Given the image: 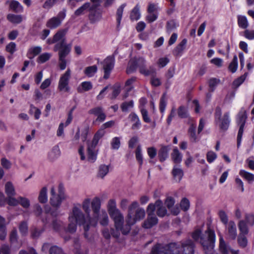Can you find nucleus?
Here are the masks:
<instances>
[{
	"label": "nucleus",
	"mask_w": 254,
	"mask_h": 254,
	"mask_svg": "<svg viewBox=\"0 0 254 254\" xmlns=\"http://www.w3.org/2000/svg\"><path fill=\"white\" fill-rule=\"evenodd\" d=\"M91 220H93V218H87V215L82 211L80 204H75L69 214L67 231L71 233H74L76 230L77 224L82 225L84 229V237L89 241H91V236H89L88 233Z\"/></svg>",
	"instance_id": "nucleus-1"
},
{
	"label": "nucleus",
	"mask_w": 254,
	"mask_h": 254,
	"mask_svg": "<svg viewBox=\"0 0 254 254\" xmlns=\"http://www.w3.org/2000/svg\"><path fill=\"white\" fill-rule=\"evenodd\" d=\"M194 247L190 240L182 243H171L165 246L157 244L152 248L150 254H193Z\"/></svg>",
	"instance_id": "nucleus-2"
},
{
	"label": "nucleus",
	"mask_w": 254,
	"mask_h": 254,
	"mask_svg": "<svg viewBox=\"0 0 254 254\" xmlns=\"http://www.w3.org/2000/svg\"><path fill=\"white\" fill-rule=\"evenodd\" d=\"M203 230L201 227L196 228L192 233V237L201 244L206 254H213L215 242L214 231L209 227L204 231V233Z\"/></svg>",
	"instance_id": "nucleus-3"
},
{
	"label": "nucleus",
	"mask_w": 254,
	"mask_h": 254,
	"mask_svg": "<svg viewBox=\"0 0 254 254\" xmlns=\"http://www.w3.org/2000/svg\"><path fill=\"white\" fill-rule=\"evenodd\" d=\"M80 205L84 213L87 215V218H93V220H96L101 206V199L99 197L96 196L92 200L90 198H86Z\"/></svg>",
	"instance_id": "nucleus-4"
},
{
	"label": "nucleus",
	"mask_w": 254,
	"mask_h": 254,
	"mask_svg": "<svg viewBox=\"0 0 254 254\" xmlns=\"http://www.w3.org/2000/svg\"><path fill=\"white\" fill-rule=\"evenodd\" d=\"M145 215V210L143 208H137L135 213L128 212V214L126 219L127 226L126 229L123 231V234L124 235L127 234L130 230L131 226L134 224L137 221H140L142 219Z\"/></svg>",
	"instance_id": "nucleus-5"
},
{
	"label": "nucleus",
	"mask_w": 254,
	"mask_h": 254,
	"mask_svg": "<svg viewBox=\"0 0 254 254\" xmlns=\"http://www.w3.org/2000/svg\"><path fill=\"white\" fill-rule=\"evenodd\" d=\"M68 31V28H64L59 30L54 36V41L57 43L54 47V51H57L63 49L65 46H69L71 49V44L66 43L65 36Z\"/></svg>",
	"instance_id": "nucleus-6"
},
{
	"label": "nucleus",
	"mask_w": 254,
	"mask_h": 254,
	"mask_svg": "<svg viewBox=\"0 0 254 254\" xmlns=\"http://www.w3.org/2000/svg\"><path fill=\"white\" fill-rule=\"evenodd\" d=\"M147 218L143 223L142 226L145 229H149L158 223V219L155 215V207L153 203H150L147 208Z\"/></svg>",
	"instance_id": "nucleus-7"
},
{
	"label": "nucleus",
	"mask_w": 254,
	"mask_h": 254,
	"mask_svg": "<svg viewBox=\"0 0 254 254\" xmlns=\"http://www.w3.org/2000/svg\"><path fill=\"white\" fill-rule=\"evenodd\" d=\"M99 141V139L93 137L92 141L88 142L87 159L90 163L95 162L97 159L98 150L96 149V147Z\"/></svg>",
	"instance_id": "nucleus-8"
},
{
	"label": "nucleus",
	"mask_w": 254,
	"mask_h": 254,
	"mask_svg": "<svg viewBox=\"0 0 254 254\" xmlns=\"http://www.w3.org/2000/svg\"><path fill=\"white\" fill-rule=\"evenodd\" d=\"M136 59L137 67L139 72L144 76L153 75L156 73V69L152 65L148 68L146 67V61L143 57H139Z\"/></svg>",
	"instance_id": "nucleus-9"
},
{
	"label": "nucleus",
	"mask_w": 254,
	"mask_h": 254,
	"mask_svg": "<svg viewBox=\"0 0 254 254\" xmlns=\"http://www.w3.org/2000/svg\"><path fill=\"white\" fill-rule=\"evenodd\" d=\"M100 5L99 3L90 4L88 18L91 23L97 22L102 19V10L99 8Z\"/></svg>",
	"instance_id": "nucleus-10"
},
{
	"label": "nucleus",
	"mask_w": 254,
	"mask_h": 254,
	"mask_svg": "<svg viewBox=\"0 0 254 254\" xmlns=\"http://www.w3.org/2000/svg\"><path fill=\"white\" fill-rule=\"evenodd\" d=\"M254 225V215L252 214H247L245 220H241L239 222L238 228L240 234H248L249 227Z\"/></svg>",
	"instance_id": "nucleus-11"
},
{
	"label": "nucleus",
	"mask_w": 254,
	"mask_h": 254,
	"mask_svg": "<svg viewBox=\"0 0 254 254\" xmlns=\"http://www.w3.org/2000/svg\"><path fill=\"white\" fill-rule=\"evenodd\" d=\"M71 76V70L68 68L66 71L63 74L59 79L58 89L60 91L68 92L70 91L69 81Z\"/></svg>",
	"instance_id": "nucleus-12"
},
{
	"label": "nucleus",
	"mask_w": 254,
	"mask_h": 254,
	"mask_svg": "<svg viewBox=\"0 0 254 254\" xmlns=\"http://www.w3.org/2000/svg\"><path fill=\"white\" fill-rule=\"evenodd\" d=\"M247 115L245 112H240L237 116V123L239 126V129L237 136V147H239L241 145L242 136L244 132V128L247 119Z\"/></svg>",
	"instance_id": "nucleus-13"
},
{
	"label": "nucleus",
	"mask_w": 254,
	"mask_h": 254,
	"mask_svg": "<svg viewBox=\"0 0 254 254\" xmlns=\"http://www.w3.org/2000/svg\"><path fill=\"white\" fill-rule=\"evenodd\" d=\"M215 119L217 125L223 130H227L230 125V120L227 113L222 114L221 112H216Z\"/></svg>",
	"instance_id": "nucleus-14"
},
{
	"label": "nucleus",
	"mask_w": 254,
	"mask_h": 254,
	"mask_svg": "<svg viewBox=\"0 0 254 254\" xmlns=\"http://www.w3.org/2000/svg\"><path fill=\"white\" fill-rule=\"evenodd\" d=\"M101 64L104 72L103 77L105 79H108L114 67L115 58L113 56H108Z\"/></svg>",
	"instance_id": "nucleus-15"
},
{
	"label": "nucleus",
	"mask_w": 254,
	"mask_h": 254,
	"mask_svg": "<svg viewBox=\"0 0 254 254\" xmlns=\"http://www.w3.org/2000/svg\"><path fill=\"white\" fill-rule=\"evenodd\" d=\"M97 218L96 220H91L90 226H95L98 221L100 224L102 226H106L109 223V218L107 213L105 209H101L99 211Z\"/></svg>",
	"instance_id": "nucleus-16"
},
{
	"label": "nucleus",
	"mask_w": 254,
	"mask_h": 254,
	"mask_svg": "<svg viewBox=\"0 0 254 254\" xmlns=\"http://www.w3.org/2000/svg\"><path fill=\"white\" fill-rule=\"evenodd\" d=\"M66 195L62 190V187H59V194L54 195L50 198V203L54 207L58 208L60 206L62 202L66 198Z\"/></svg>",
	"instance_id": "nucleus-17"
},
{
	"label": "nucleus",
	"mask_w": 254,
	"mask_h": 254,
	"mask_svg": "<svg viewBox=\"0 0 254 254\" xmlns=\"http://www.w3.org/2000/svg\"><path fill=\"white\" fill-rule=\"evenodd\" d=\"M71 49L69 46H65L63 49L59 50V66L61 70H64L66 66L65 57L70 53Z\"/></svg>",
	"instance_id": "nucleus-18"
},
{
	"label": "nucleus",
	"mask_w": 254,
	"mask_h": 254,
	"mask_svg": "<svg viewBox=\"0 0 254 254\" xmlns=\"http://www.w3.org/2000/svg\"><path fill=\"white\" fill-rule=\"evenodd\" d=\"M219 250L220 254H239L238 250H233L227 246L221 235H220L219 238Z\"/></svg>",
	"instance_id": "nucleus-19"
},
{
	"label": "nucleus",
	"mask_w": 254,
	"mask_h": 254,
	"mask_svg": "<svg viewBox=\"0 0 254 254\" xmlns=\"http://www.w3.org/2000/svg\"><path fill=\"white\" fill-rule=\"evenodd\" d=\"M61 152L58 145L53 146L48 154V159L51 162H54L61 156Z\"/></svg>",
	"instance_id": "nucleus-20"
},
{
	"label": "nucleus",
	"mask_w": 254,
	"mask_h": 254,
	"mask_svg": "<svg viewBox=\"0 0 254 254\" xmlns=\"http://www.w3.org/2000/svg\"><path fill=\"white\" fill-rule=\"evenodd\" d=\"M115 124L114 121H110L103 124L101 128L96 132L94 137L100 139L105 134V129L112 127Z\"/></svg>",
	"instance_id": "nucleus-21"
},
{
	"label": "nucleus",
	"mask_w": 254,
	"mask_h": 254,
	"mask_svg": "<svg viewBox=\"0 0 254 254\" xmlns=\"http://www.w3.org/2000/svg\"><path fill=\"white\" fill-rule=\"evenodd\" d=\"M227 228L228 230L229 237L234 240L237 236V228L235 223L233 221H230L227 224Z\"/></svg>",
	"instance_id": "nucleus-22"
},
{
	"label": "nucleus",
	"mask_w": 254,
	"mask_h": 254,
	"mask_svg": "<svg viewBox=\"0 0 254 254\" xmlns=\"http://www.w3.org/2000/svg\"><path fill=\"white\" fill-rule=\"evenodd\" d=\"M155 210L157 209V214L159 217H164L167 214V210L163 206V204L160 200H157L154 204Z\"/></svg>",
	"instance_id": "nucleus-23"
},
{
	"label": "nucleus",
	"mask_w": 254,
	"mask_h": 254,
	"mask_svg": "<svg viewBox=\"0 0 254 254\" xmlns=\"http://www.w3.org/2000/svg\"><path fill=\"white\" fill-rule=\"evenodd\" d=\"M114 221L115 226L116 227V230L117 231H121L123 233V231L124 229H126V227L127 224L123 226V224L124 223V217L123 215L119 216L118 217H115L113 219Z\"/></svg>",
	"instance_id": "nucleus-24"
},
{
	"label": "nucleus",
	"mask_w": 254,
	"mask_h": 254,
	"mask_svg": "<svg viewBox=\"0 0 254 254\" xmlns=\"http://www.w3.org/2000/svg\"><path fill=\"white\" fill-rule=\"evenodd\" d=\"M187 43V40L186 39H183L174 49L173 51V54L176 56H181L183 52L186 48Z\"/></svg>",
	"instance_id": "nucleus-25"
},
{
	"label": "nucleus",
	"mask_w": 254,
	"mask_h": 254,
	"mask_svg": "<svg viewBox=\"0 0 254 254\" xmlns=\"http://www.w3.org/2000/svg\"><path fill=\"white\" fill-rule=\"evenodd\" d=\"M9 239L11 245L15 247L17 249H18L21 247L22 244L18 241L17 234L16 229L13 230L11 232Z\"/></svg>",
	"instance_id": "nucleus-26"
},
{
	"label": "nucleus",
	"mask_w": 254,
	"mask_h": 254,
	"mask_svg": "<svg viewBox=\"0 0 254 254\" xmlns=\"http://www.w3.org/2000/svg\"><path fill=\"white\" fill-rule=\"evenodd\" d=\"M72 120V116L71 113L70 112L68 116V118L66 121L65 124L61 123L58 127L57 134L58 136H62L64 135V128L68 126L71 122Z\"/></svg>",
	"instance_id": "nucleus-27"
},
{
	"label": "nucleus",
	"mask_w": 254,
	"mask_h": 254,
	"mask_svg": "<svg viewBox=\"0 0 254 254\" xmlns=\"http://www.w3.org/2000/svg\"><path fill=\"white\" fill-rule=\"evenodd\" d=\"M172 174L174 179L176 182H178L181 180L184 175L182 169L181 168L180 166L178 165L174 166L172 171Z\"/></svg>",
	"instance_id": "nucleus-28"
},
{
	"label": "nucleus",
	"mask_w": 254,
	"mask_h": 254,
	"mask_svg": "<svg viewBox=\"0 0 254 254\" xmlns=\"http://www.w3.org/2000/svg\"><path fill=\"white\" fill-rule=\"evenodd\" d=\"M136 77H132L126 81L125 85V90L127 93L124 96V98H126L127 97V93L130 92L133 89V84L136 81Z\"/></svg>",
	"instance_id": "nucleus-29"
},
{
	"label": "nucleus",
	"mask_w": 254,
	"mask_h": 254,
	"mask_svg": "<svg viewBox=\"0 0 254 254\" xmlns=\"http://www.w3.org/2000/svg\"><path fill=\"white\" fill-rule=\"evenodd\" d=\"M41 51L42 48L40 46L32 47L29 49L27 52V57L30 59H32L39 54Z\"/></svg>",
	"instance_id": "nucleus-30"
},
{
	"label": "nucleus",
	"mask_w": 254,
	"mask_h": 254,
	"mask_svg": "<svg viewBox=\"0 0 254 254\" xmlns=\"http://www.w3.org/2000/svg\"><path fill=\"white\" fill-rule=\"evenodd\" d=\"M171 158L175 163H180L182 161L183 155L177 147H175L173 148L171 154Z\"/></svg>",
	"instance_id": "nucleus-31"
},
{
	"label": "nucleus",
	"mask_w": 254,
	"mask_h": 254,
	"mask_svg": "<svg viewBox=\"0 0 254 254\" xmlns=\"http://www.w3.org/2000/svg\"><path fill=\"white\" fill-rule=\"evenodd\" d=\"M61 23V19L58 17H53L47 22L46 26L51 29H55L59 26Z\"/></svg>",
	"instance_id": "nucleus-32"
},
{
	"label": "nucleus",
	"mask_w": 254,
	"mask_h": 254,
	"mask_svg": "<svg viewBox=\"0 0 254 254\" xmlns=\"http://www.w3.org/2000/svg\"><path fill=\"white\" fill-rule=\"evenodd\" d=\"M140 7L138 4H137L132 9L130 13V19L132 21L137 20L140 18Z\"/></svg>",
	"instance_id": "nucleus-33"
},
{
	"label": "nucleus",
	"mask_w": 254,
	"mask_h": 254,
	"mask_svg": "<svg viewBox=\"0 0 254 254\" xmlns=\"http://www.w3.org/2000/svg\"><path fill=\"white\" fill-rule=\"evenodd\" d=\"M119 231L116 230V231L115 232L113 229L109 230L108 228H105L102 231V234L105 239H109L111 235L115 238H118L119 236Z\"/></svg>",
	"instance_id": "nucleus-34"
},
{
	"label": "nucleus",
	"mask_w": 254,
	"mask_h": 254,
	"mask_svg": "<svg viewBox=\"0 0 254 254\" xmlns=\"http://www.w3.org/2000/svg\"><path fill=\"white\" fill-rule=\"evenodd\" d=\"M129 118L133 123L132 125L133 129H139L140 127L141 123L138 116L134 113L129 115Z\"/></svg>",
	"instance_id": "nucleus-35"
},
{
	"label": "nucleus",
	"mask_w": 254,
	"mask_h": 254,
	"mask_svg": "<svg viewBox=\"0 0 254 254\" xmlns=\"http://www.w3.org/2000/svg\"><path fill=\"white\" fill-rule=\"evenodd\" d=\"M126 6V3L122 4L118 9L116 12V16H117V28L118 30L120 29V25L121 22L123 13L124 11V8Z\"/></svg>",
	"instance_id": "nucleus-36"
},
{
	"label": "nucleus",
	"mask_w": 254,
	"mask_h": 254,
	"mask_svg": "<svg viewBox=\"0 0 254 254\" xmlns=\"http://www.w3.org/2000/svg\"><path fill=\"white\" fill-rule=\"evenodd\" d=\"M92 88V83L90 81L82 82L80 86L77 88V91L79 93H82L84 91H87Z\"/></svg>",
	"instance_id": "nucleus-37"
},
{
	"label": "nucleus",
	"mask_w": 254,
	"mask_h": 254,
	"mask_svg": "<svg viewBox=\"0 0 254 254\" xmlns=\"http://www.w3.org/2000/svg\"><path fill=\"white\" fill-rule=\"evenodd\" d=\"M5 192L7 196H14L15 195V189L11 182H8L5 184Z\"/></svg>",
	"instance_id": "nucleus-38"
},
{
	"label": "nucleus",
	"mask_w": 254,
	"mask_h": 254,
	"mask_svg": "<svg viewBox=\"0 0 254 254\" xmlns=\"http://www.w3.org/2000/svg\"><path fill=\"white\" fill-rule=\"evenodd\" d=\"M90 4V3L88 2L84 3L82 6L79 7L75 11L74 13V15L76 16H79L83 14L85 10L89 9Z\"/></svg>",
	"instance_id": "nucleus-39"
},
{
	"label": "nucleus",
	"mask_w": 254,
	"mask_h": 254,
	"mask_svg": "<svg viewBox=\"0 0 254 254\" xmlns=\"http://www.w3.org/2000/svg\"><path fill=\"white\" fill-rule=\"evenodd\" d=\"M97 66L96 65L86 67L84 70V74L88 77H93L97 71Z\"/></svg>",
	"instance_id": "nucleus-40"
},
{
	"label": "nucleus",
	"mask_w": 254,
	"mask_h": 254,
	"mask_svg": "<svg viewBox=\"0 0 254 254\" xmlns=\"http://www.w3.org/2000/svg\"><path fill=\"white\" fill-rule=\"evenodd\" d=\"M188 112H171L167 119V123L170 124L171 122L177 116L181 118H184L188 116Z\"/></svg>",
	"instance_id": "nucleus-41"
},
{
	"label": "nucleus",
	"mask_w": 254,
	"mask_h": 254,
	"mask_svg": "<svg viewBox=\"0 0 254 254\" xmlns=\"http://www.w3.org/2000/svg\"><path fill=\"white\" fill-rule=\"evenodd\" d=\"M137 68L136 59L131 60L128 64L127 68V73L130 74L136 71Z\"/></svg>",
	"instance_id": "nucleus-42"
},
{
	"label": "nucleus",
	"mask_w": 254,
	"mask_h": 254,
	"mask_svg": "<svg viewBox=\"0 0 254 254\" xmlns=\"http://www.w3.org/2000/svg\"><path fill=\"white\" fill-rule=\"evenodd\" d=\"M38 200L40 203H45L48 201L47 189L43 187L40 190L38 196Z\"/></svg>",
	"instance_id": "nucleus-43"
},
{
	"label": "nucleus",
	"mask_w": 254,
	"mask_h": 254,
	"mask_svg": "<svg viewBox=\"0 0 254 254\" xmlns=\"http://www.w3.org/2000/svg\"><path fill=\"white\" fill-rule=\"evenodd\" d=\"M109 168L110 165H106L104 164L100 165L99 168L98 176L103 178L109 173Z\"/></svg>",
	"instance_id": "nucleus-44"
},
{
	"label": "nucleus",
	"mask_w": 254,
	"mask_h": 254,
	"mask_svg": "<svg viewBox=\"0 0 254 254\" xmlns=\"http://www.w3.org/2000/svg\"><path fill=\"white\" fill-rule=\"evenodd\" d=\"M240 175L245 178L249 183H251L254 181V175L244 170H240Z\"/></svg>",
	"instance_id": "nucleus-45"
},
{
	"label": "nucleus",
	"mask_w": 254,
	"mask_h": 254,
	"mask_svg": "<svg viewBox=\"0 0 254 254\" xmlns=\"http://www.w3.org/2000/svg\"><path fill=\"white\" fill-rule=\"evenodd\" d=\"M7 18L10 22L14 24L20 23L22 21V17L20 15L9 14L7 16Z\"/></svg>",
	"instance_id": "nucleus-46"
},
{
	"label": "nucleus",
	"mask_w": 254,
	"mask_h": 254,
	"mask_svg": "<svg viewBox=\"0 0 254 254\" xmlns=\"http://www.w3.org/2000/svg\"><path fill=\"white\" fill-rule=\"evenodd\" d=\"M10 7L11 9L15 12H21L23 11V7L17 1L12 0L10 2Z\"/></svg>",
	"instance_id": "nucleus-47"
},
{
	"label": "nucleus",
	"mask_w": 254,
	"mask_h": 254,
	"mask_svg": "<svg viewBox=\"0 0 254 254\" xmlns=\"http://www.w3.org/2000/svg\"><path fill=\"white\" fill-rule=\"evenodd\" d=\"M238 24L240 27L243 29H246L249 25L248 21L245 16H238Z\"/></svg>",
	"instance_id": "nucleus-48"
},
{
	"label": "nucleus",
	"mask_w": 254,
	"mask_h": 254,
	"mask_svg": "<svg viewBox=\"0 0 254 254\" xmlns=\"http://www.w3.org/2000/svg\"><path fill=\"white\" fill-rule=\"evenodd\" d=\"M196 124H192L189 129V134L191 141L196 142L197 140V137L195 133Z\"/></svg>",
	"instance_id": "nucleus-49"
},
{
	"label": "nucleus",
	"mask_w": 254,
	"mask_h": 254,
	"mask_svg": "<svg viewBox=\"0 0 254 254\" xmlns=\"http://www.w3.org/2000/svg\"><path fill=\"white\" fill-rule=\"evenodd\" d=\"M158 156L161 162L165 161L168 156V150L167 147H162L159 151Z\"/></svg>",
	"instance_id": "nucleus-50"
},
{
	"label": "nucleus",
	"mask_w": 254,
	"mask_h": 254,
	"mask_svg": "<svg viewBox=\"0 0 254 254\" xmlns=\"http://www.w3.org/2000/svg\"><path fill=\"white\" fill-rule=\"evenodd\" d=\"M248 73L246 72L243 75L235 79L233 82V86L234 88H238L240 85H241L245 80Z\"/></svg>",
	"instance_id": "nucleus-51"
},
{
	"label": "nucleus",
	"mask_w": 254,
	"mask_h": 254,
	"mask_svg": "<svg viewBox=\"0 0 254 254\" xmlns=\"http://www.w3.org/2000/svg\"><path fill=\"white\" fill-rule=\"evenodd\" d=\"M229 70L232 73L235 72L238 68V58L236 55L233 57L232 61L228 66Z\"/></svg>",
	"instance_id": "nucleus-52"
},
{
	"label": "nucleus",
	"mask_w": 254,
	"mask_h": 254,
	"mask_svg": "<svg viewBox=\"0 0 254 254\" xmlns=\"http://www.w3.org/2000/svg\"><path fill=\"white\" fill-rule=\"evenodd\" d=\"M135 158L139 165L141 166L143 163V156L142 149L140 145H138L135 151Z\"/></svg>",
	"instance_id": "nucleus-53"
},
{
	"label": "nucleus",
	"mask_w": 254,
	"mask_h": 254,
	"mask_svg": "<svg viewBox=\"0 0 254 254\" xmlns=\"http://www.w3.org/2000/svg\"><path fill=\"white\" fill-rule=\"evenodd\" d=\"M177 26H178V24L174 20H169L166 24V31L168 33H170L176 29Z\"/></svg>",
	"instance_id": "nucleus-54"
},
{
	"label": "nucleus",
	"mask_w": 254,
	"mask_h": 254,
	"mask_svg": "<svg viewBox=\"0 0 254 254\" xmlns=\"http://www.w3.org/2000/svg\"><path fill=\"white\" fill-rule=\"evenodd\" d=\"M220 82V80L216 78H210L209 80V92H212L214 91L216 87Z\"/></svg>",
	"instance_id": "nucleus-55"
},
{
	"label": "nucleus",
	"mask_w": 254,
	"mask_h": 254,
	"mask_svg": "<svg viewBox=\"0 0 254 254\" xmlns=\"http://www.w3.org/2000/svg\"><path fill=\"white\" fill-rule=\"evenodd\" d=\"M19 204L24 208L27 209L30 207V201L28 198L25 197L19 196Z\"/></svg>",
	"instance_id": "nucleus-56"
},
{
	"label": "nucleus",
	"mask_w": 254,
	"mask_h": 254,
	"mask_svg": "<svg viewBox=\"0 0 254 254\" xmlns=\"http://www.w3.org/2000/svg\"><path fill=\"white\" fill-rule=\"evenodd\" d=\"M107 207L108 213L118 209L116 200L115 199H110L108 202Z\"/></svg>",
	"instance_id": "nucleus-57"
},
{
	"label": "nucleus",
	"mask_w": 254,
	"mask_h": 254,
	"mask_svg": "<svg viewBox=\"0 0 254 254\" xmlns=\"http://www.w3.org/2000/svg\"><path fill=\"white\" fill-rule=\"evenodd\" d=\"M246 235V234H239L238 237V243L240 246L243 248L245 247L248 243Z\"/></svg>",
	"instance_id": "nucleus-58"
},
{
	"label": "nucleus",
	"mask_w": 254,
	"mask_h": 254,
	"mask_svg": "<svg viewBox=\"0 0 254 254\" xmlns=\"http://www.w3.org/2000/svg\"><path fill=\"white\" fill-rule=\"evenodd\" d=\"M51 56V54L49 53H43L38 57L37 61L38 63H45L50 59Z\"/></svg>",
	"instance_id": "nucleus-59"
},
{
	"label": "nucleus",
	"mask_w": 254,
	"mask_h": 254,
	"mask_svg": "<svg viewBox=\"0 0 254 254\" xmlns=\"http://www.w3.org/2000/svg\"><path fill=\"white\" fill-rule=\"evenodd\" d=\"M133 106V102L132 100L129 101L125 102L121 105V109L123 111H126L131 109Z\"/></svg>",
	"instance_id": "nucleus-60"
},
{
	"label": "nucleus",
	"mask_w": 254,
	"mask_h": 254,
	"mask_svg": "<svg viewBox=\"0 0 254 254\" xmlns=\"http://www.w3.org/2000/svg\"><path fill=\"white\" fill-rule=\"evenodd\" d=\"M19 229L22 235H26L28 232V224L25 221H22L19 226Z\"/></svg>",
	"instance_id": "nucleus-61"
},
{
	"label": "nucleus",
	"mask_w": 254,
	"mask_h": 254,
	"mask_svg": "<svg viewBox=\"0 0 254 254\" xmlns=\"http://www.w3.org/2000/svg\"><path fill=\"white\" fill-rule=\"evenodd\" d=\"M190 206L189 200L187 198H183L180 202V206L182 209L185 211H187L189 209Z\"/></svg>",
	"instance_id": "nucleus-62"
},
{
	"label": "nucleus",
	"mask_w": 254,
	"mask_h": 254,
	"mask_svg": "<svg viewBox=\"0 0 254 254\" xmlns=\"http://www.w3.org/2000/svg\"><path fill=\"white\" fill-rule=\"evenodd\" d=\"M113 90L110 98L113 99L116 98L121 92V87L119 85H116L113 87Z\"/></svg>",
	"instance_id": "nucleus-63"
},
{
	"label": "nucleus",
	"mask_w": 254,
	"mask_h": 254,
	"mask_svg": "<svg viewBox=\"0 0 254 254\" xmlns=\"http://www.w3.org/2000/svg\"><path fill=\"white\" fill-rule=\"evenodd\" d=\"M50 254H63V252L61 248L54 246L50 248Z\"/></svg>",
	"instance_id": "nucleus-64"
}]
</instances>
